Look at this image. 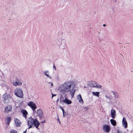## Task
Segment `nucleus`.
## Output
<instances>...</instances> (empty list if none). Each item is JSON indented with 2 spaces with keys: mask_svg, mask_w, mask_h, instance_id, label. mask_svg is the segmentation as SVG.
<instances>
[{
  "mask_svg": "<svg viewBox=\"0 0 133 133\" xmlns=\"http://www.w3.org/2000/svg\"><path fill=\"white\" fill-rule=\"evenodd\" d=\"M14 120L16 126L17 127L20 126L21 123L20 121L17 118H15Z\"/></svg>",
  "mask_w": 133,
  "mask_h": 133,
  "instance_id": "f8f14e48",
  "label": "nucleus"
},
{
  "mask_svg": "<svg viewBox=\"0 0 133 133\" xmlns=\"http://www.w3.org/2000/svg\"><path fill=\"white\" fill-rule=\"evenodd\" d=\"M40 123L37 119L36 118L35 119L32 117L30 118L28 121V124L29 126V129L32 127V125H34L37 129H38V127Z\"/></svg>",
  "mask_w": 133,
  "mask_h": 133,
  "instance_id": "f03ea898",
  "label": "nucleus"
},
{
  "mask_svg": "<svg viewBox=\"0 0 133 133\" xmlns=\"http://www.w3.org/2000/svg\"><path fill=\"white\" fill-rule=\"evenodd\" d=\"M17 131L14 130H11L10 131L9 133H17Z\"/></svg>",
  "mask_w": 133,
  "mask_h": 133,
  "instance_id": "412c9836",
  "label": "nucleus"
},
{
  "mask_svg": "<svg viewBox=\"0 0 133 133\" xmlns=\"http://www.w3.org/2000/svg\"><path fill=\"white\" fill-rule=\"evenodd\" d=\"M111 116L113 118H115L116 116V112L115 111L114 109H112L111 111Z\"/></svg>",
  "mask_w": 133,
  "mask_h": 133,
  "instance_id": "f3484780",
  "label": "nucleus"
},
{
  "mask_svg": "<svg viewBox=\"0 0 133 133\" xmlns=\"http://www.w3.org/2000/svg\"><path fill=\"white\" fill-rule=\"evenodd\" d=\"M105 97H106L107 98H108V97L106 95V96H105Z\"/></svg>",
  "mask_w": 133,
  "mask_h": 133,
  "instance_id": "72a5a7b5",
  "label": "nucleus"
},
{
  "mask_svg": "<svg viewBox=\"0 0 133 133\" xmlns=\"http://www.w3.org/2000/svg\"><path fill=\"white\" fill-rule=\"evenodd\" d=\"M45 122V120H44V121L41 122V123H43Z\"/></svg>",
  "mask_w": 133,
  "mask_h": 133,
  "instance_id": "bb28decb",
  "label": "nucleus"
},
{
  "mask_svg": "<svg viewBox=\"0 0 133 133\" xmlns=\"http://www.w3.org/2000/svg\"><path fill=\"white\" fill-rule=\"evenodd\" d=\"M110 127L109 125H105L103 126V129L105 132H109L110 130Z\"/></svg>",
  "mask_w": 133,
  "mask_h": 133,
  "instance_id": "9b49d317",
  "label": "nucleus"
},
{
  "mask_svg": "<svg viewBox=\"0 0 133 133\" xmlns=\"http://www.w3.org/2000/svg\"><path fill=\"white\" fill-rule=\"evenodd\" d=\"M15 95L17 97L20 98H22L23 96V94L22 90L20 88H17L15 89L14 91Z\"/></svg>",
  "mask_w": 133,
  "mask_h": 133,
  "instance_id": "20e7f679",
  "label": "nucleus"
},
{
  "mask_svg": "<svg viewBox=\"0 0 133 133\" xmlns=\"http://www.w3.org/2000/svg\"><path fill=\"white\" fill-rule=\"evenodd\" d=\"M53 69H54L55 70H56V66H55V65H54L53 66Z\"/></svg>",
  "mask_w": 133,
  "mask_h": 133,
  "instance_id": "393cba45",
  "label": "nucleus"
},
{
  "mask_svg": "<svg viewBox=\"0 0 133 133\" xmlns=\"http://www.w3.org/2000/svg\"><path fill=\"white\" fill-rule=\"evenodd\" d=\"M117 133H122V132L121 131L118 130H117Z\"/></svg>",
  "mask_w": 133,
  "mask_h": 133,
  "instance_id": "b1692460",
  "label": "nucleus"
},
{
  "mask_svg": "<svg viewBox=\"0 0 133 133\" xmlns=\"http://www.w3.org/2000/svg\"><path fill=\"white\" fill-rule=\"evenodd\" d=\"M122 125L123 127L125 128H127L128 127V124L126 118L123 117L122 121Z\"/></svg>",
  "mask_w": 133,
  "mask_h": 133,
  "instance_id": "9d476101",
  "label": "nucleus"
},
{
  "mask_svg": "<svg viewBox=\"0 0 133 133\" xmlns=\"http://www.w3.org/2000/svg\"><path fill=\"white\" fill-rule=\"evenodd\" d=\"M84 109H85L86 111L87 110L89 109V108L87 107H84Z\"/></svg>",
  "mask_w": 133,
  "mask_h": 133,
  "instance_id": "5701e85b",
  "label": "nucleus"
},
{
  "mask_svg": "<svg viewBox=\"0 0 133 133\" xmlns=\"http://www.w3.org/2000/svg\"><path fill=\"white\" fill-rule=\"evenodd\" d=\"M27 105L31 108L33 111H34L37 108L35 104L32 101H30L28 103Z\"/></svg>",
  "mask_w": 133,
  "mask_h": 133,
  "instance_id": "0eeeda50",
  "label": "nucleus"
},
{
  "mask_svg": "<svg viewBox=\"0 0 133 133\" xmlns=\"http://www.w3.org/2000/svg\"><path fill=\"white\" fill-rule=\"evenodd\" d=\"M3 102L5 103H9L11 99L10 94L9 93H5L3 95Z\"/></svg>",
  "mask_w": 133,
  "mask_h": 133,
  "instance_id": "7ed1b4c3",
  "label": "nucleus"
},
{
  "mask_svg": "<svg viewBox=\"0 0 133 133\" xmlns=\"http://www.w3.org/2000/svg\"><path fill=\"white\" fill-rule=\"evenodd\" d=\"M63 117H64V116H65L64 113H63Z\"/></svg>",
  "mask_w": 133,
  "mask_h": 133,
  "instance_id": "473e14b6",
  "label": "nucleus"
},
{
  "mask_svg": "<svg viewBox=\"0 0 133 133\" xmlns=\"http://www.w3.org/2000/svg\"><path fill=\"white\" fill-rule=\"evenodd\" d=\"M44 75L46 76V77H48L50 79H51L52 78V76L51 75H50V73L49 71H45L44 72Z\"/></svg>",
  "mask_w": 133,
  "mask_h": 133,
  "instance_id": "dca6fc26",
  "label": "nucleus"
},
{
  "mask_svg": "<svg viewBox=\"0 0 133 133\" xmlns=\"http://www.w3.org/2000/svg\"><path fill=\"white\" fill-rule=\"evenodd\" d=\"M51 83V82H49V84Z\"/></svg>",
  "mask_w": 133,
  "mask_h": 133,
  "instance_id": "c9c22d12",
  "label": "nucleus"
},
{
  "mask_svg": "<svg viewBox=\"0 0 133 133\" xmlns=\"http://www.w3.org/2000/svg\"><path fill=\"white\" fill-rule=\"evenodd\" d=\"M105 26V24H103V26Z\"/></svg>",
  "mask_w": 133,
  "mask_h": 133,
  "instance_id": "f704fd0d",
  "label": "nucleus"
},
{
  "mask_svg": "<svg viewBox=\"0 0 133 133\" xmlns=\"http://www.w3.org/2000/svg\"><path fill=\"white\" fill-rule=\"evenodd\" d=\"M52 98L54 96H56V94H55V95H54L52 93Z\"/></svg>",
  "mask_w": 133,
  "mask_h": 133,
  "instance_id": "a878e982",
  "label": "nucleus"
},
{
  "mask_svg": "<svg viewBox=\"0 0 133 133\" xmlns=\"http://www.w3.org/2000/svg\"><path fill=\"white\" fill-rule=\"evenodd\" d=\"M66 94L65 95V98L64 99H63V98L62 95H61L60 96V102L61 103L63 102L66 104H70L72 103V102L71 100L68 99L67 98H66Z\"/></svg>",
  "mask_w": 133,
  "mask_h": 133,
  "instance_id": "423d86ee",
  "label": "nucleus"
},
{
  "mask_svg": "<svg viewBox=\"0 0 133 133\" xmlns=\"http://www.w3.org/2000/svg\"><path fill=\"white\" fill-rule=\"evenodd\" d=\"M12 84L14 86H19L22 85V83L20 80L17 79L14 81Z\"/></svg>",
  "mask_w": 133,
  "mask_h": 133,
  "instance_id": "1a4fd4ad",
  "label": "nucleus"
},
{
  "mask_svg": "<svg viewBox=\"0 0 133 133\" xmlns=\"http://www.w3.org/2000/svg\"><path fill=\"white\" fill-rule=\"evenodd\" d=\"M6 124L8 125H9L11 121V118L10 117H8L5 119Z\"/></svg>",
  "mask_w": 133,
  "mask_h": 133,
  "instance_id": "a211bd4d",
  "label": "nucleus"
},
{
  "mask_svg": "<svg viewBox=\"0 0 133 133\" xmlns=\"http://www.w3.org/2000/svg\"><path fill=\"white\" fill-rule=\"evenodd\" d=\"M21 112L23 116L25 119L27 118V115L28 114V112L27 111L24 109H22L21 110Z\"/></svg>",
  "mask_w": 133,
  "mask_h": 133,
  "instance_id": "4468645a",
  "label": "nucleus"
},
{
  "mask_svg": "<svg viewBox=\"0 0 133 133\" xmlns=\"http://www.w3.org/2000/svg\"><path fill=\"white\" fill-rule=\"evenodd\" d=\"M77 98L79 102L82 104L83 103V101L82 99L81 94H79L77 96Z\"/></svg>",
  "mask_w": 133,
  "mask_h": 133,
  "instance_id": "ddd939ff",
  "label": "nucleus"
},
{
  "mask_svg": "<svg viewBox=\"0 0 133 133\" xmlns=\"http://www.w3.org/2000/svg\"><path fill=\"white\" fill-rule=\"evenodd\" d=\"M75 83L72 81H67L59 85L58 87V90L62 95H65L66 93L70 92L72 98L74 95L76 90Z\"/></svg>",
  "mask_w": 133,
  "mask_h": 133,
  "instance_id": "f257e3e1",
  "label": "nucleus"
},
{
  "mask_svg": "<svg viewBox=\"0 0 133 133\" xmlns=\"http://www.w3.org/2000/svg\"><path fill=\"white\" fill-rule=\"evenodd\" d=\"M57 120H58V122H59V124H60V123H60V121H59V118H58L57 119Z\"/></svg>",
  "mask_w": 133,
  "mask_h": 133,
  "instance_id": "cd10ccee",
  "label": "nucleus"
},
{
  "mask_svg": "<svg viewBox=\"0 0 133 133\" xmlns=\"http://www.w3.org/2000/svg\"><path fill=\"white\" fill-rule=\"evenodd\" d=\"M92 93L94 95L96 96L97 97H99V92H95L93 91L92 92Z\"/></svg>",
  "mask_w": 133,
  "mask_h": 133,
  "instance_id": "aec40b11",
  "label": "nucleus"
},
{
  "mask_svg": "<svg viewBox=\"0 0 133 133\" xmlns=\"http://www.w3.org/2000/svg\"><path fill=\"white\" fill-rule=\"evenodd\" d=\"M12 107L10 105H9L5 107L4 112L8 114L12 111Z\"/></svg>",
  "mask_w": 133,
  "mask_h": 133,
  "instance_id": "6e6552de",
  "label": "nucleus"
},
{
  "mask_svg": "<svg viewBox=\"0 0 133 133\" xmlns=\"http://www.w3.org/2000/svg\"><path fill=\"white\" fill-rule=\"evenodd\" d=\"M88 85L92 87L98 88H101L102 86L98 84H97V83L95 81H90L88 82Z\"/></svg>",
  "mask_w": 133,
  "mask_h": 133,
  "instance_id": "39448f33",
  "label": "nucleus"
},
{
  "mask_svg": "<svg viewBox=\"0 0 133 133\" xmlns=\"http://www.w3.org/2000/svg\"><path fill=\"white\" fill-rule=\"evenodd\" d=\"M26 133V130H25L24 131V132L23 133Z\"/></svg>",
  "mask_w": 133,
  "mask_h": 133,
  "instance_id": "7c9ffc66",
  "label": "nucleus"
},
{
  "mask_svg": "<svg viewBox=\"0 0 133 133\" xmlns=\"http://www.w3.org/2000/svg\"><path fill=\"white\" fill-rule=\"evenodd\" d=\"M110 122L112 125L114 126H115L116 125V121L113 119H111L110 120Z\"/></svg>",
  "mask_w": 133,
  "mask_h": 133,
  "instance_id": "6ab92c4d",
  "label": "nucleus"
},
{
  "mask_svg": "<svg viewBox=\"0 0 133 133\" xmlns=\"http://www.w3.org/2000/svg\"><path fill=\"white\" fill-rule=\"evenodd\" d=\"M62 111H63V113H64V109H63V108L62 109Z\"/></svg>",
  "mask_w": 133,
  "mask_h": 133,
  "instance_id": "c85d7f7f",
  "label": "nucleus"
},
{
  "mask_svg": "<svg viewBox=\"0 0 133 133\" xmlns=\"http://www.w3.org/2000/svg\"><path fill=\"white\" fill-rule=\"evenodd\" d=\"M60 108L62 110L63 109V108L62 107H60Z\"/></svg>",
  "mask_w": 133,
  "mask_h": 133,
  "instance_id": "2f4dec72",
  "label": "nucleus"
},
{
  "mask_svg": "<svg viewBox=\"0 0 133 133\" xmlns=\"http://www.w3.org/2000/svg\"><path fill=\"white\" fill-rule=\"evenodd\" d=\"M113 94L114 95H115V97H116L117 98L118 97V94L117 93H116L113 92Z\"/></svg>",
  "mask_w": 133,
  "mask_h": 133,
  "instance_id": "4be33fe9",
  "label": "nucleus"
},
{
  "mask_svg": "<svg viewBox=\"0 0 133 133\" xmlns=\"http://www.w3.org/2000/svg\"><path fill=\"white\" fill-rule=\"evenodd\" d=\"M51 85L52 86H53V83H51Z\"/></svg>",
  "mask_w": 133,
  "mask_h": 133,
  "instance_id": "c756f323",
  "label": "nucleus"
},
{
  "mask_svg": "<svg viewBox=\"0 0 133 133\" xmlns=\"http://www.w3.org/2000/svg\"><path fill=\"white\" fill-rule=\"evenodd\" d=\"M37 113L39 116L40 118H42L43 116V112L41 109H39L37 110Z\"/></svg>",
  "mask_w": 133,
  "mask_h": 133,
  "instance_id": "2eb2a0df",
  "label": "nucleus"
}]
</instances>
